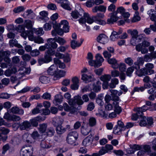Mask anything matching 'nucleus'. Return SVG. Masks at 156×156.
<instances>
[{"label": "nucleus", "mask_w": 156, "mask_h": 156, "mask_svg": "<svg viewBox=\"0 0 156 156\" xmlns=\"http://www.w3.org/2000/svg\"><path fill=\"white\" fill-rule=\"evenodd\" d=\"M78 134L75 131L69 132L66 137L67 142L70 144H73L76 142L78 139Z\"/></svg>", "instance_id": "obj_1"}, {"label": "nucleus", "mask_w": 156, "mask_h": 156, "mask_svg": "<svg viewBox=\"0 0 156 156\" xmlns=\"http://www.w3.org/2000/svg\"><path fill=\"white\" fill-rule=\"evenodd\" d=\"M33 148L31 145L23 146L20 151V156H29L33 153Z\"/></svg>", "instance_id": "obj_2"}, {"label": "nucleus", "mask_w": 156, "mask_h": 156, "mask_svg": "<svg viewBox=\"0 0 156 156\" xmlns=\"http://www.w3.org/2000/svg\"><path fill=\"white\" fill-rule=\"evenodd\" d=\"M125 127L123 122L121 120H118L117 124L113 128V133L115 134L120 135L121 133L122 129Z\"/></svg>", "instance_id": "obj_3"}, {"label": "nucleus", "mask_w": 156, "mask_h": 156, "mask_svg": "<svg viewBox=\"0 0 156 156\" xmlns=\"http://www.w3.org/2000/svg\"><path fill=\"white\" fill-rule=\"evenodd\" d=\"M70 105H74L76 104L78 105H81L83 103L81 97L79 95L75 96L73 98L70 99L68 101Z\"/></svg>", "instance_id": "obj_4"}, {"label": "nucleus", "mask_w": 156, "mask_h": 156, "mask_svg": "<svg viewBox=\"0 0 156 156\" xmlns=\"http://www.w3.org/2000/svg\"><path fill=\"white\" fill-rule=\"evenodd\" d=\"M55 24L57 26L58 28L62 27L65 33L68 32L69 31V23L66 20H62L60 23H56Z\"/></svg>", "instance_id": "obj_5"}, {"label": "nucleus", "mask_w": 156, "mask_h": 156, "mask_svg": "<svg viewBox=\"0 0 156 156\" xmlns=\"http://www.w3.org/2000/svg\"><path fill=\"white\" fill-rule=\"evenodd\" d=\"M104 14L98 13L96 16H93V18L94 20V22L101 25H104L106 24V21L101 19L104 17Z\"/></svg>", "instance_id": "obj_6"}, {"label": "nucleus", "mask_w": 156, "mask_h": 156, "mask_svg": "<svg viewBox=\"0 0 156 156\" xmlns=\"http://www.w3.org/2000/svg\"><path fill=\"white\" fill-rule=\"evenodd\" d=\"M111 78L110 75L105 74L101 76V80L103 82L102 87L104 89H107L108 86V82Z\"/></svg>", "instance_id": "obj_7"}, {"label": "nucleus", "mask_w": 156, "mask_h": 156, "mask_svg": "<svg viewBox=\"0 0 156 156\" xmlns=\"http://www.w3.org/2000/svg\"><path fill=\"white\" fill-rule=\"evenodd\" d=\"M108 16L110 18L107 20V23L108 24H113L114 23L116 22L119 18L114 12L109 13Z\"/></svg>", "instance_id": "obj_8"}, {"label": "nucleus", "mask_w": 156, "mask_h": 156, "mask_svg": "<svg viewBox=\"0 0 156 156\" xmlns=\"http://www.w3.org/2000/svg\"><path fill=\"white\" fill-rule=\"evenodd\" d=\"M52 60V57L45 53L44 57L38 59V62L40 65H41L44 63H48Z\"/></svg>", "instance_id": "obj_9"}, {"label": "nucleus", "mask_w": 156, "mask_h": 156, "mask_svg": "<svg viewBox=\"0 0 156 156\" xmlns=\"http://www.w3.org/2000/svg\"><path fill=\"white\" fill-rule=\"evenodd\" d=\"M108 38L104 34H100L97 37V41L103 44H105L108 43Z\"/></svg>", "instance_id": "obj_10"}, {"label": "nucleus", "mask_w": 156, "mask_h": 156, "mask_svg": "<svg viewBox=\"0 0 156 156\" xmlns=\"http://www.w3.org/2000/svg\"><path fill=\"white\" fill-rule=\"evenodd\" d=\"M58 68L56 65H52L48 68L47 70V73L50 75H54L57 77L58 75L57 74V69Z\"/></svg>", "instance_id": "obj_11"}, {"label": "nucleus", "mask_w": 156, "mask_h": 156, "mask_svg": "<svg viewBox=\"0 0 156 156\" xmlns=\"http://www.w3.org/2000/svg\"><path fill=\"white\" fill-rule=\"evenodd\" d=\"M33 34V31L29 30L25 31L22 33L21 36L25 39L27 37L29 40L32 41L34 39Z\"/></svg>", "instance_id": "obj_12"}, {"label": "nucleus", "mask_w": 156, "mask_h": 156, "mask_svg": "<svg viewBox=\"0 0 156 156\" xmlns=\"http://www.w3.org/2000/svg\"><path fill=\"white\" fill-rule=\"evenodd\" d=\"M36 15L31 9L27 10L23 15V16L25 18H28L31 19L35 17Z\"/></svg>", "instance_id": "obj_13"}, {"label": "nucleus", "mask_w": 156, "mask_h": 156, "mask_svg": "<svg viewBox=\"0 0 156 156\" xmlns=\"http://www.w3.org/2000/svg\"><path fill=\"white\" fill-rule=\"evenodd\" d=\"M96 60H95L96 63V66L97 68L99 67L102 65V63L104 61V59L101 55L99 53L97 54L95 56Z\"/></svg>", "instance_id": "obj_14"}, {"label": "nucleus", "mask_w": 156, "mask_h": 156, "mask_svg": "<svg viewBox=\"0 0 156 156\" xmlns=\"http://www.w3.org/2000/svg\"><path fill=\"white\" fill-rule=\"evenodd\" d=\"M55 41H53V39L52 38H49L47 40L48 44V48H51L55 50L58 47V44Z\"/></svg>", "instance_id": "obj_15"}, {"label": "nucleus", "mask_w": 156, "mask_h": 156, "mask_svg": "<svg viewBox=\"0 0 156 156\" xmlns=\"http://www.w3.org/2000/svg\"><path fill=\"white\" fill-rule=\"evenodd\" d=\"M144 58L142 57H138L136 62L134 63L135 69H139L140 68V66H142L144 62Z\"/></svg>", "instance_id": "obj_16"}, {"label": "nucleus", "mask_w": 156, "mask_h": 156, "mask_svg": "<svg viewBox=\"0 0 156 156\" xmlns=\"http://www.w3.org/2000/svg\"><path fill=\"white\" fill-rule=\"evenodd\" d=\"M53 27L54 28V30H52L51 32L53 36L55 35L56 34L60 36L63 34L64 31L61 28H58L57 26H56L55 24L54 25Z\"/></svg>", "instance_id": "obj_17"}, {"label": "nucleus", "mask_w": 156, "mask_h": 156, "mask_svg": "<svg viewBox=\"0 0 156 156\" xmlns=\"http://www.w3.org/2000/svg\"><path fill=\"white\" fill-rule=\"evenodd\" d=\"M136 69L137 70L136 71V74L140 77L142 76H145L146 75H150L151 74H149L148 73V70H147L145 67L142 68L138 70Z\"/></svg>", "instance_id": "obj_18"}, {"label": "nucleus", "mask_w": 156, "mask_h": 156, "mask_svg": "<svg viewBox=\"0 0 156 156\" xmlns=\"http://www.w3.org/2000/svg\"><path fill=\"white\" fill-rule=\"evenodd\" d=\"M107 61L109 64L112 65V66L113 68L115 69L117 68L118 61L115 58H108L107 59Z\"/></svg>", "instance_id": "obj_19"}, {"label": "nucleus", "mask_w": 156, "mask_h": 156, "mask_svg": "<svg viewBox=\"0 0 156 156\" xmlns=\"http://www.w3.org/2000/svg\"><path fill=\"white\" fill-rule=\"evenodd\" d=\"M21 130H25L31 127L30 122L27 121H24L22 122L19 126Z\"/></svg>", "instance_id": "obj_20"}, {"label": "nucleus", "mask_w": 156, "mask_h": 156, "mask_svg": "<svg viewBox=\"0 0 156 156\" xmlns=\"http://www.w3.org/2000/svg\"><path fill=\"white\" fill-rule=\"evenodd\" d=\"M63 98V97L61 94L56 95L53 101V103L55 105H57L62 102Z\"/></svg>", "instance_id": "obj_21"}, {"label": "nucleus", "mask_w": 156, "mask_h": 156, "mask_svg": "<svg viewBox=\"0 0 156 156\" xmlns=\"http://www.w3.org/2000/svg\"><path fill=\"white\" fill-rule=\"evenodd\" d=\"M11 112L13 114L22 115L23 114L24 111L22 109H20L18 107L14 106L10 109Z\"/></svg>", "instance_id": "obj_22"}, {"label": "nucleus", "mask_w": 156, "mask_h": 156, "mask_svg": "<svg viewBox=\"0 0 156 156\" xmlns=\"http://www.w3.org/2000/svg\"><path fill=\"white\" fill-rule=\"evenodd\" d=\"M106 9V7L103 5L96 6L92 9V11L93 12H96L100 11L105 13Z\"/></svg>", "instance_id": "obj_23"}, {"label": "nucleus", "mask_w": 156, "mask_h": 156, "mask_svg": "<svg viewBox=\"0 0 156 156\" xmlns=\"http://www.w3.org/2000/svg\"><path fill=\"white\" fill-rule=\"evenodd\" d=\"M81 79L85 83H87L92 81L93 78L91 75H88L85 74H83L82 75Z\"/></svg>", "instance_id": "obj_24"}, {"label": "nucleus", "mask_w": 156, "mask_h": 156, "mask_svg": "<svg viewBox=\"0 0 156 156\" xmlns=\"http://www.w3.org/2000/svg\"><path fill=\"white\" fill-rule=\"evenodd\" d=\"M84 11L83 10L79 12L77 11H72L71 13V16L73 19H76L80 17V16H81L83 14L84 15Z\"/></svg>", "instance_id": "obj_25"}, {"label": "nucleus", "mask_w": 156, "mask_h": 156, "mask_svg": "<svg viewBox=\"0 0 156 156\" xmlns=\"http://www.w3.org/2000/svg\"><path fill=\"white\" fill-rule=\"evenodd\" d=\"M145 68L148 70L149 74H152L154 73V71L152 69L154 67V65L152 63H148L145 65Z\"/></svg>", "instance_id": "obj_26"}, {"label": "nucleus", "mask_w": 156, "mask_h": 156, "mask_svg": "<svg viewBox=\"0 0 156 156\" xmlns=\"http://www.w3.org/2000/svg\"><path fill=\"white\" fill-rule=\"evenodd\" d=\"M70 3L68 0H65L61 4V6L65 9L70 10L71 8L70 6Z\"/></svg>", "instance_id": "obj_27"}, {"label": "nucleus", "mask_w": 156, "mask_h": 156, "mask_svg": "<svg viewBox=\"0 0 156 156\" xmlns=\"http://www.w3.org/2000/svg\"><path fill=\"white\" fill-rule=\"evenodd\" d=\"M135 111L136 113L133 114L132 116V119L134 121L137 120L138 118L140 117L141 118L143 116L142 113L138 111V110L137 108H136Z\"/></svg>", "instance_id": "obj_28"}, {"label": "nucleus", "mask_w": 156, "mask_h": 156, "mask_svg": "<svg viewBox=\"0 0 156 156\" xmlns=\"http://www.w3.org/2000/svg\"><path fill=\"white\" fill-rule=\"evenodd\" d=\"M63 119L59 117L54 118L53 121V125L55 127L61 125L63 122Z\"/></svg>", "instance_id": "obj_29"}, {"label": "nucleus", "mask_w": 156, "mask_h": 156, "mask_svg": "<svg viewBox=\"0 0 156 156\" xmlns=\"http://www.w3.org/2000/svg\"><path fill=\"white\" fill-rule=\"evenodd\" d=\"M101 83L99 81L97 82L96 83H94L93 84V89L95 92H99L101 89Z\"/></svg>", "instance_id": "obj_30"}, {"label": "nucleus", "mask_w": 156, "mask_h": 156, "mask_svg": "<svg viewBox=\"0 0 156 156\" xmlns=\"http://www.w3.org/2000/svg\"><path fill=\"white\" fill-rule=\"evenodd\" d=\"M112 104L115 108L114 112L119 115L122 111L121 108L119 106V102H113Z\"/></svg>", "instance_id": "obj_31"}, {"label": "nucleus", "mask_w": 156, "mask_h": 156, "mask_svg": "<svg viewBox=\"0 0 156 156\" xmlns=\"http://www.w3.org/2000/svg\"><path fill=\"white\" fill-rule=\"evenodd\" d=\"M83 16L85 19H86V21L88 23L91 24L94 22V20L93 18V16L92 18L90 17L88 13L85 12L84 13Z\"/></svg>", "instance_id": "obj_32"}, {"label": "nucleus", "mask_w": 156, "mask_h": 156, "mask_svg": "<svg viewBox=\"0 0 156 156\" xmlns=\"http://www.w3.org/2000/svg\"><path fill=\"white\" fill-rule=\"evenodd\" d=\"M119 80L117 78H114L112 79L111 80V82L109 84L108 87H109L111 88H115L116 85L119 83Z\"/></svg>", "instance_id": "obj_33"}, {"label": "nucleus", "mask_w": 156, "mask_h": 156, "mask_svg": "<svg viewBox=\"0 0 156 156\" xmlns=\"http://www.w3.org/2000/svg\"><path fill=\"white\" fill-rule=\"evenodd\" d=\"M39 80L42 83L47 84L50 82V78L48 77L42 76L40 77Z\"/></svg>", "instance_id": "obj_34"}, {"label": "nucleus", "mask_w": 156, "mask_h": 156, "mask_svg": "<svg viewBox=\"0 0 156 156\" xmlns=\"http://www.w3.org/2000/svg\"><path fill=\"white\" fill-rule=\"evenodd\" d=\"M156 12L154 10L151 9L147 12L148 14L150 17V19L152 21H156V16L155 15Z\"/></svg>", "instance_id": "obj_35"}, {"label": "nucleus", "mask_w": 156, "mask_h": 156, "mask_svg": "<svg viewBox=\"0 0 156 156\" xmlns=\"http://www.w3.org/2000/svg\"><path fill=\"white\" fill-rule=\"evenodd\" d=\"M66 130V129L63 127L62 125H60L56 126V131L57 133L61 134L64 133Z\"/></svg>", "instance_id": "obj_36"}, {"label": "nucleus", "mask_w": 156, "mask_h": 156, "mask_svg": "<svg viewBox=\"0 0 156 156\" xmlns=\"http://www.w3.org/2000/svg\"><path fill=\"white\" fill-rule=\"evenodd\" d=\"M127 32L132 36V38L136 39L138 37V32L136 30H127Z\"/></svg>", "instance_id": "obj_37"}, {"label": "nucleus", "mask_w": 156, "mask_h": 156, "mask_svg": "<svg viewBox=\"0 0 156 156\" xmlns=\"http://www.w3.org/2000/svg\"><path fill=\"white\" fill-rule=\"evenodd\" d=\"M31 136L28 133H25L23 136V139L24 141L27 143H31Z\"/></svg>", "instance_id": "obj_38"}, {"label": "nucleus", "mask_w": 156, "mask_h": 156, "mask_svg": "<svg viewBox=\"0 0 156 156\" xmlns=\"http://www.w3.org/2000/svg\"><path fill=\"white\" fill-rule=\"evenodd\" d=\"M48 14V12L46 11H43L39 13V14L42 17H40V18L42 20H47L48 19L47 17Z\"/></svg>", "instance_id": "obj_39"}, {"label": "nucleus", "mask_w": 156, "mask_h": 156, "mask_svg": "<svg viewBox=\"0 0 156 156\" xmlns=\"http://www.w3.org/2000/svg\"><path fill=\"white\" fill-rule=\"evenodd\" d=\"M97 121L96 119L93 117L90 118L88 121V124L90 127L95 126L96 124Z\"/></svg>", "instance_id": "obj_40"}, {"label": "nucleus", "mask_w": 156, "mask_h": 156, "mask_svg": "<svg viewBox=\"0 0 156 156\" xmlns=\"http://www.w3.org/2000/svg\"><path fill=\"white\" fill-rule=\"evenodd\" d=\"M135 69L134 66H130L128 67L126 72V75L127 76L131 77L132 76V74L134 70Z\"/></svg>", "instance_id": "obj_41"}, {"label": "nucleus", "mask_w": 156, "mask_h": 156, "mask_svg": "<svg viewBox=\"0 0 156 156\" xmlns=\"http://www.w3.org/2000/svg\"><path fill=\"white\" fill-rule=\"evenodd\" d=\"M39 130L41 133H43L46 130L47 125L46 124L43 123L39 125Z\"/></svg>", "instance_id": "obj_42"}, {"label": "nucleus", "mask_w": 156, "mask_h": 156, "mask_svg": "<svg viewBox=\"0 0 156 156\" xmlns=\"http://www.w3.org/2000/svg\"><path fill=\"white\" fill-rule=\"evenodd\" d=\"M119 68V70L121 72H125L126 69V66L125 64L124 63H120L119 64H118V67L117 68Z\"/></svg>", "instance_id": "obj_43"}, {"label": "nucleus", "mask_w": 156, "mask_h": 156, "mask_svg": "<svg viewBox=\"0 0 156 156\" xmlns=\"http://www.w3.org/2000/svg\"><path fill=\"white\" fill-rule=\"evenodd\" d=\"M90 130L88 128L82 126L81 127V131L82 134L84 135H87L90 132Z\"/></svg>", "instance_id": "obj_44"}, {"label": "nucleus", "mask_w": 156, "mask_h": 156, "mask_svg": "<svg viewBox=\"0 0 156 156\" xmlns=\"http://www.w3.org/2000/svg\"><path fill=\"white\" fill-rule=\"evenodd\" d=\"M81 44L80 43H78L77 41L73 40L71 41V46L73 49H75L76 47H79L80 46Z\"/></svg>", "instance_id": "obj_45"}, {"label": "nucleus", "mask_w": 156, "mask_h": 156, "mask_svg": "<svg viewBox=\"0 0 156 156\" xmlns=\"http://www.w3.org/2000/svg\"><path fill=\"white\" fill-rule=\"evenodd\" d=\"M141 119L139 122V125L141 126H145L147 125L146 121L147 118L145 116H142L141 117Z\"/></svg>", "instance_id": "obj_46"}, {"label": "nucleus", "mask_w": 156, "mask_h": 156, "mask_svg": "<svg viewBox=\"0 0 156 156\" xmlns=\"http://www.w3.org/2000/svg\"><path fill=\"white\" fill-rule=\"evenodd\" d=\"M55 39L56 42L61 45H64L66 42V41L65 40L60 37H55Z\"/></svg>", "instance_id": "obj_47"}, {"label": "nucleus", "mask_w": 156, "mask_h": 156, "mask_svg": "<svg viewBox=\"0 0 156 156\" xmlns=\"http://www.w3.org/2000/svg\"><path fill=\"white\" fill-rule=\"evenodd\" d=\"M30 124L31 127L32 126L33 127H36L38 125V122L36 119L35 118L31 119L30 120Z\"/></svg>", "instance_id": "obj_48"}, {"label": "nucleus", "mask_w": 156, "mask_h": 156, "mask_svg": "<svg viewBox=\"0 0 156 156\" xmlns=\"http://www.w3.org/2000/svg\"><path fill=\"white\" fill-rule=\"evenodd\" d=\"M55 133V131L53 128L50 127L47 129L46 131L47 135L49 136H53Z\"/></svg>", "instance_id": "obj_49"}, {"label": "nucleus", "mask_w": 156, "mask_h": 156, "mask_svg": "<svg viewBox=\"0 0 156 156\" xmlns=\"http://www.w3.org/2000/svg\"><path fill=\"white\" fill-rule=\"evenodd\" d=\"M45 52L46 54L51 57L54 56L55 54V50L52 49L51 48H48Z\"/></svg>", "instance_id": "obj_50"}, {"label": "nucleus", "mask_w": 156, "mask_h": 156, "mask_svg": "<svg viewBox=\"0 0 156 156\" xmlns=\"http://www.w3.org/2000/svg\"><path fill=\"white\" fill-rule=\"evenodd\" d=\"M25 9L23 6H20L14 9L13 12L15 13H18L23 11Z\"/></svg>", "instance_id": "obj_51"}, {"label": "nucleus", "mask_w": 156, "mask_h": 156, "mask_svg": "<svg viewBox=\"0 0 156 156\" xmlns=\"http://www.w3.org/2000/svg\"><path fill=\"white\" fill-rule=\"evenodd\" d=\"M138 110V111L139 112H141L142 113V115H143V112H144L146 111L147 110H149V109L150 108L147 107V106L146 105H144L143 106L141 107H139L136 108Z\"/></svg>", "instance_id": "obj_52"}, {"label": "nucleus", "mask_w": 156, "mask_h": 156, "mask_svg": "<svg viewBox=\"0 0 156 156\" xmlns=\"http://www.w3.org/2000/svg\"><path fill=\"white\" fill-rule=\"evenodd\" d=\"M125 62L129 66H132L133 63V61L131 57L126 58L124 60Z\"/></svg>", "instance_id": "obj_53"}, {"label": "nucleus", "mask_w": 156, "mask_h": 156, "mask_svg": "<svg viewBox=\"0 0 156 156\" xmlns=\"http://www.w3.org/2000/svg\"><path fill=\"white\" fill-rule=\"evenodd\" d=\"M113 106L112 104L108 103H105V111H109L112 109Z\"/></svg>", "instance_id": "obj_54"}, {"label": "nucleus", "mask_w": 156, "mask_h": 156, "mask_svg": "<svg viewBox=\"0 0 156 156\" xmlns=\"http://www.w3.org/2000/svg\"><path fill=\"white\" fill-rule=\"evenodd\" d=\"M9 44L11 47H13L14 46L16 47L18 46L17 41L16 39H12L9 41Z\"/></svg>", "instance_id": "obj_55"}, {"label": "nucleus", "mask_w": 156, "mask_h": 156, "mask_svg": "<svg viewBox=\"0 0 156 156\" xmlns=\"http://www.w3.org/2000/svg\"><path fill=\"white\" fill-rule=\"evenodd\" d=\"M90 143L91 140L90 139V137L89 136L84 139L82 142L83 144L85 146L88 145Z\"/></svg>", "instance_id": "obj_56"}, {"label": "nucleus", "mask_w": 156, "mask_h": 156, "mask_svg": "<svg viewBox=\"0 0 156 156\" xmlns=\"http://www.w3.org/2000/svg\"><path fill=\"white\" fill-rule=\"evenodd\" d=\"M125 11V9L122 6L119 7L118 8L116 11L114 12L117 15L118 13H120L121 15L123 14Z\"/></svg>", "instance_id": "obj_57"}, {"label": "nucleus", "mask_w": 156, "mask_h": 156, "mask_svg": "<svg viewBox=\"0 0 156 156\" xmlns=\"http://www.w3.org/2000/svg\"><path fill=\"white\" fill-rule=\"evenodd\" d=\"M34 31L36 34L38 35L41 36L44 33V32L43 31V28L42 27L36 29Z\"/></svg>", "instance_id": "obj_58"}, {"label": "nucleus", "mask_w": 156, "mask_h": 156, "mask_svg": "<svg viewBox=\"0 0 156 156\" xmlns=\"http://www.w3.org/2000/svg\"><path fill=\"white\" fill-rule=\"evenodd\" d=\"M151 58V55L150 53H149L146 54L144 57V61L146 62H150L152 60V58Z\"/></svg>", "instance_id": "obj_59"}, {"label": "nucleus", "mask_w": 156, "mask_h": 156, "mask_svg": "<svg viewBox=\"0 0 156 156\" xmlns=\"http://www.w3.org/2000/svg\"><path fill=\"white\" fill-rule=\"evenodd\" d=\"M51 23H46L44 25L43 28L45 30H49L51 29Z\"/></svg>", "instance_id": "obj_60"}, {"label": "nucleus", "mask_w": 156, "mask_h": 156, "mask_svg": "<svg viewBox=\"0 0 156 156\" xmlns=\"http://www.w3.org/2000/svg\"><path fill=\"white\" fill-rule=\"evenodd\" d=\"M69 46V45H66L65 46H60L57 48V51H60L61 52H64L68 48Z\"/></svg>", "instance_id": "obj_61"}, {"label": "nucleus", "mask_w": 156, "mask_h": 156, "mask_svg": "<svg viewBox=\"0 0 156 156\" xmlns=\"http://www.w3.org/2000/svg\"><path fill=\"white\" fill-rule=\"evenodd\" d=\"M0 131L2 132V134L6 135L9 132V130L6 128L1 127H0Z\"/></svg>", "instance_id": "obj_62"}, {"label": "nucleus", "mask_w": 156, "mask_h": 156, "mask_svg": "<svg viewBox=\"0 0 156 156\" xmlns=\"http://www.w3.org/2000/svg\"><path fill=\"white\" fill-rule=\"evenodd\" d=\"M13 115L10 114L8 112H6L4 116V118L8 121H11Z\"/></svg>", "instance_id": "obj_63"}, {"label": "nucleus", "mask_w": 156, "mask_h": 156, "mask_svg": "<svg viewBox=\"0 0 156 156\" xmlns=\"http://www.w3.org/2000/svg\"><path fill=\"white\" fill-rule=\"evenodd\" d=\"M143 148L145 152H147L148 154H149L151 152V147L149 145H144L143 146Z\"/></svg>", "instance_id": "obj_64"}]
</instances>
